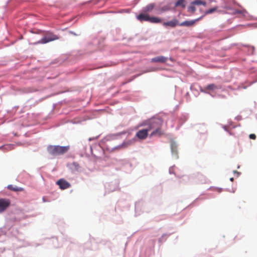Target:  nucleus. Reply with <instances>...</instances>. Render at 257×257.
<instances>
[{"mask_svg":"<svg viewBox=\"0 0 257 257\" xmlns=\"http://www.w3.org/2000/svg\"><path fill=\"white\" fill-rule=\"evenodd\" d=\"M163 121L158 118L152 119L148 121L149 130H153L150 134V137L161 136L163 134L162 130Z\"/></svg>","mask_w":257,"mask_h":257,"instance_id":"f257e3e1","label":"nucleus"},{"mask_svg":"<svg viewBox=\"0 0 257 257\" xmlns=\"http://www.w3.org/2000/svg\"><path fill=\"white\" fill-rule=\"evenodd\" d=\"M69 147L59 146H49L47 148L48 153L53 156L63 155L67 152Z\"/></svg>","mask_w":257,"mask_h":257,"instance_id":"f03ea898","label":"nucleus"},{"mask_svg":"<svg viewBox=\"0 0 257 257\" xmlns=\"http://www.w3.org/2000/svg\"><path fill=\"white\" fill-rule=\"evenodd\" d=\"M146 125L147 127L145 128L139 130L136 134V136L140 140L146 139L148 136V132H150L149 130L148 121L146 123H143L141 125Z\"/></svg>","mask_w":257,"mask_h":257,"instance_id":"7ed1b4c3","label":"nucleus"},{"mask_svg":"<svg viewBox=\"0 0 257 257\" xmlns=\"http://www.w3.org/2000/svg\"><path fill=\"white\" fill-rule=\"evenodd\" d=\"M59 37L52 33H47L38 43L46 44L51 41L58 40Z\"/></svg>","mask_w":257,"mask_h":257,"instance_id":"20e7f679","label":"nucleus"},{"mask_svg":"<svg viewBox=\"0 0 257 257\" xmlns=\"http://www.w3.org/2000/svg\"><path fill=\"white\" fill-rule=\"evenodd\" d=\"M11 202L9 199H0V213L5 211L10 205Z\"/></svg>","mask_w":257,"mask_h":257,"instance_id":"39448f33","label":"nucleus"},{"mask_svg":"<svg viewBox=\"0 0 257 257\" xmlns=\"http://www.w3.org/2000/svg\"><path fill=\"white\" fill-rule=\"evenodd\" d=\"M56 184L59 185L60 189L62 190L69 188L71 186L70 184L63 179H60L58 180Z\"/></svg>","mask_w":257,"mask_h":257,"instance_id":"423d86ee","label":"nucleus"},{"mask_svg":"<svg viewBox=\"0 0 257 257\" xmlns=\"http://www.w3.org/2000/svg\"><path fill=\"white\" fill-rule=\"evenodd\" d=\"M204 17V16H202L201 17L191 21H184L181 24H179L180 26H186V27H191L193 26L196 22L201 20Z\"/></svg>","mask_w":257,"mask_h":257,"instance_id":"0eeeda50","label":"nucleus"},{"mask_svg":"<svg viewBox=\"0 0 257 257\" xmlns=\"http://www.w3.org/2000/svg\"><path fill=\"white\" fill-rule=\"evenodd\" d=\"M137 18L140 22L147 21L150 22L151 16L148 14L141 12Z\"/></svg>","mask_w":257,"mask_h":257,"instance_id":"6e6552de","label":"nucleus"},{"mask_svg":"<svg viewBox=\"0 0 257 257\" xmlns=\"http://www.w3.org/2000/svg\"><path fill=\"white\" fill-rule=\"evenodd\" d=\"M162 25L165 27H171V28H174L176 26H177V25H178L179 24L178 21L177 20L174 19L170 21H168V22H163L162 23Z\"/></svg>","mask_w":257,"mask_h":257,"instance_id":"1a4fd4ad","label":"nucleus"},{"mask_svg":"<svg viewBox=\"0 0 257 257\" xmlns=\"http://www.w3.org/2000/svg\"><path fill=\"white\" fill-rule=\"evenodd\" d=\"M168 58L163 56H158L157 57H154L151 60V62H156V63H165L168 60Z\"/></svg>","mask_w":257,"mask_h":257,"instance_id":"9d476101","label":"nucleus"},{"mask_svg":"<svg viewBox=\"0 0 257 257\" xmlns=\"http://www.w3.org/2000/svg\"><path fill=\"white\" fill-rule=\"evenodd\" d=\"M155 7V4L154 3H151L147 5L146 7H144L142 12L145 13L149 14L150 13L152 12L154 10Z\"/></svg>","mask_w":257,"mask_h":257,"instance_id":"9b49d317","label":"nucleus"},{"mask_svg":"<svg viewBox=\"0 0 257 257\" xmlns=\"http://www.w3.org/2000/svg\"><path fill=\"white\" fill-rule=\"evenodd\" d=\"M171 10L170 5H166L156 9L158 14H162L163 13L169 11Z\"/></svg>","mask_w":257,"mask_h":257,"instance_id":"f8f14e48","label":"nucleus"},{"mask_svg":"<svg viewBox=\"0 0 257 257\" xmlns=\"http://www.w3.org/2000/svg\"><path fill=\"white\" fill-rule=\"evenodd\" d=\"M162 19L159 17H151L150 23L154 24L162 23Z\"/></svg>","mask_w":257,"mask_h":257,"instance_id":"ddd939ff","label":"nucleus"},{"mask_svg":"<svg viewBox=\"0 0 257 257\" xmlns=\"http://www.w3.org/2000/svg\"><path fill=\"white\" fill-rule=\"evenodd\" d=\"M175 7H181L185 8L186 7V2L185 0H178L175 5Z\"/></svg>","mask_w":257,"mask_h":257,"instance_id":"4468645a","label":"nucleus"},{"mask_svg":"<svg viewBox=\"0 0 257 257\" xmlns=\"http://www.w3.org/2000/svg\"><path fill=\"white\" fill-rule=\"evenodd\" d=\"M192 5H203L205 6L206 5V3L205 1L202 0H195L191 3Z\"/></svg>","mask_w":257,"mask_h":257,"instance_id":"2eb2a0df","label":"nucleus"},{"mask_svg":"<svg viewBox=\"0 0 257 257\" xmlns=\"http://www.w3.org/2000/svg\"><path fill=\"white\" fill-rule=\"evenodd\" d=\"M217 9H218L217 7H214L213 8L210 9L204 12V15L203 16H204V17L205 16H206L207 15L213 13L214 12H215L217 10Z\"/></svg>","mask_w":257,"mask_h":257,"instance_id":"dca6fc26","label":"nucleus"},{"mask_svg":"<svg viewBox=\"0 0 257 257\" xmlns=\"http://www.w3.org/2000/svg\"><path fill=\"white\" fill-rule=\"evenodd\" d=\"M8 189L14 191H21L23 190V188L14 187L12 185H10L8 187Z\"/></svg>","mask_w":257,"mask_h":257,"instance_id":"f3484780","label":"nucleus"},{"mask_svg":"<svg viewBox=\"0 0 257 257\" xmlns=\"http://www.w3.org/2000/svg\"><path fill=\"white\" fill-rule=\"evenodd\" d=\"M196 11L195 5H191L188 8V12L194 13Z\"/></svg>","mask_w":257,"mask_h":257,"instance_id":"a211bd4d","label":"nucleus"},{"mask_svg":"<svg viewBox=\"0 0 257 257\" xmlns=\"http://www.w3.org/2000/svg\"><path fill=\"white\" fill-rule=\"evenodd\" d=\"M234 14H241L243 16H245L247 14V12L245 10H236L234 12Z\"/></svg>","mask_w":257,"mask_h":257,"instance_id":"6ab92c4d","label":"nucleus"},{"mask_svg":"<svg viewBox=\"0 0 257 257\" xmlns=\"http://www.w3.org/2000/svg\"><path fill=\"white\" fill-rule=\"evenodd\" d=\"M171 149L173 153L177 154V150L175 147H174L173 145H172Z\"/></svg>","mask_w":257,"mask_h":257,"instance_id":"aec40b11","label":"nucleus"},{"mask_svg":"<svg viewBox=\"0 0 257 257\" xmlns=\"http://www.w3.org/2000/svg\"><path fill=\"white\" fill-rule=\"evenodd\" d=\"M249 137L250 139L255 140L256 138V136L255 134H252L249 135Z\"/></svg>","mask_w":257,"mask_h":257,"instance_id":"412c9836","label":"nucleus"},{"mask_svg":"<svg viewBox=\"0 0 257 257\" xmlns=\"http://www.w3.org/2000/svg\"><path fill=\"white\" fill-rule=\"evenodd\" d=\"M73 165L75 167V168H79V165L77 163H75V162L73 163Z\"/></svg>","mask_w":257,"mask_h":257,"instance_id":"4be33fe9","label":"nucleus"},{"mask_svg":"<svg viewBox=\"0 0 257 257\" xmlns=\"http://www.w3.org/2000/svg\"><path fill=\"white\" fill-rule=\"evenodd\" d=\"M6 147L8 150H11L12 149V146L11 145H8Z\"/></svg>","mask_w":257,"mask_h":257,"instance_id":"5701e85b","label":"nucleus"},{"mask_svg":"<svg viewBox=\"0 0 257 257\" xmlns=\"http://www.w3.org/2000/svg\"><path fill=\"white\" fill-rule=\"evenodd\" d=\"M208 87L210 89H213L214 85H209Z\"/></svg>","mask_w":257,"mask_h":257,"instance_id":"b1692460","label":"nucleus"},{"mask_svg":"<svg viewBox=\"0 0 257 257\" xmlns=\"http://www.w3.org/2000/svg\"><path fill=\"white\" fill-rule=\"evenodd\" d=\"M230 181H233V178H231L230 179Z\"/></svg>","mask_w":257,"mask_h":257,"instance_id":"393cba45","label":"nucleus"},{"mask_svg":"<svg viewBox=\"0 0 257 257\" xmlns=\"http://www.w3.org/2000/svg\"><path fill=\"white\" fill-rule=\"evenodd\" d=\"M234 173H237V174H238V173H238V172H237L236 171H234Z\"/></svg>","mask_w":257,"mask_h":257,"instance_id":"a878e982","label":"nucleus"}]
</instances>
